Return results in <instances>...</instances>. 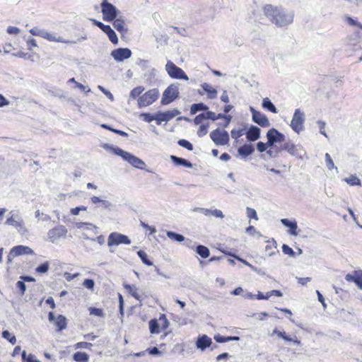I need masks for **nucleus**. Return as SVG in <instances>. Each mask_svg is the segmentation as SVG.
<instances>
[{
  "label": "nucleus",
  "instance_id": "1",
  "mask_svg": "<svg viewBox=\"0 0 362 362\" xmlns=\"http://www.w3.org/2000/svg\"><path fill=\"white\" fill-rule=\"evenodd\" d=\"M263 11L266 17L276 27H286L293 22V12H287L282 7L267 4L264 6Z\"/></svg>",
  "mask_w": 362,
  "mask_h": 362
},
{
  "label": "nucleus",
  "instance_id": "2",
  "mask_svg": "<svg viewBox=\"0 0 362 362\" xmlns=\"http://www.w3.org/2000/svg\"><path fill=\"white\" fill-rule=\"evenodd\" d=\"M102 147L107 151H110L115 155L121 157L124 160L128 162L136 168L144 170L146 167V163L141 159L129 152L125 151L118 146L109 144H104Z\"/></svg>",
  "mask_w": 362,
  "mask_h": 362
},
{
  "label": "nucleus",
  "instance_id": "3",
  "mask_svg": "<svg viewBox=\"0 0 362 362\" xmlns=\"http://www.w3.org/2000/svg\"><path fill=\"white\" fill-rule=\"evenodd\" d=\"M180 97L178 83H172L168 86L163 93L160 103L163 105H168Z\"/></svg>",
  "mask_w": 362,
  "mask_h": 362
},
{
  "label": "nucleus",
  "instance_id": "4",
  "mask_svg": "<svg viewBox=\"0 0 362 362\" xmlns=\"http://www.w3.org/2000/svg\"><path fill=\"white\" fill-rule=\"evenodd\" d=\"M103 18L105 21L112 22L117 18L119 11L112 4L107 0H103L100 4Z\"/></svg>",
  "mask_w": 362,
  "mask_h": 362
},
{
  "label": "nucleus",
  "instance_id": "5",
  "mask_svg": "<svg viewBox=\"0 0 362 362\" xmlns=\"http://www.w3.org/2000/svg\"><path fill=\"white\" fill-rule=\"evenodd\" d=\"M165 71L171 78L185 81L189 80L186 73L170 60H168L165 64Z\"/></svg>",
  "mask_w": 362,
  "mask_h": 362
},
{
  "label": "nucleus",
  "instance_id": "6",
  "mask_svg": "<svg viewBox=\"0 0 362 362\" xmlns=\"http://www.w3.org/2000/svg\"><path fill=\"white\" fill-rule=\"evenodd\" d=\"M158 96L159 90L158 88L151 89L139 98L138 105L139 107L150 105L158 98Z\"/></svg>",
  "mask_w": 362,
  "mask_h": 362
},
{
  "label": "nucleus",
  "instance_id": "7",
  "mask_svg": "<svg viewBox=\"0 0 362 362\" xmlns=\"http://www.w3.org/2000/svg\"><path fill=\"white\" fill-rule=\"evenodd\" d=\"M210 138L216 146H224L230 141L229 134L224 129L217 128L210 133Z\"/></svg>",
  "mask_w": 362,
  "mask_h": 362
},
{
  "label": "nucleus",
  "instance_id": "8",
  "mask_svg": "<svg viewBox=\"0 0 362 362\" xmlns=\"http://www.w3.org/2000/svg\"><path fill=\"white\" fill-rule=\"evenodd\" d=\"M305 122L304 112L300 109H296L291 122V129L297 134H299L304 129L303 123Z\"/></svg>",
  "mask_w": 362,
  "mask_h": 362
},
{
  "label": "nucleus",
  "instance_id": "9",
  "mask_svg": "<svg viewBox=\"0 0 362 362\" xmlns=\"http://www.w3.org/2000/svg\"><path fill=\"white\" fill-rule=\"evenodd\" d=\"M132 241L127 235L117 232L110 233L107 238V245L110 247L121 244L130 245Z\"/></svg>",
  "mask_w": 362,
  "mask_h": 362
},
{
  "label": "nucleus",
  "instance_id": "10",
  "mask_svg": "<svg viewBox=\"0 0 362 362\" xmlns=\"http://www.w3.org/2000/svg\"><path fill=\"white\" fill-rule=\"evenodd\" d=\"M281 149L287 151L292 156L300 159H303V155L305 154V152L300 146L296 145L290 140L287 141H285L284 143L281 144Z\"/></svg>",
  "mask_w": 362,
  "mask_h": 362
},
{
  "label": "nucleus",
  "instance_id": "11",
  "mask_svg": "<svg viewBox=\"0 0 362 362\" xmlns=\"http://www.w3.org/2000/svg\"><path fill=\"white\" fill-rule=\"evenodd\" d=\"M68 230L63 225H58L56 227L49 230L47 232V238L49 241L54 243L62 238H66Z\"/></svg>",
  "mask_w": 362,
  "mask_h": 362
},
{
  "label": "nucleus",
  "instance_id": "12",
  "mask_svg": "<svg viewBox=\"0 0 362 362\" xmlns=\"http://www.w3.org/2000/svg\"><path fill=\"white\" fill-rule=\"evenodd\" d=\"M268 144L274 146V144L284 143L286 136L275 128L270 129L267 133Z\"/></svg>",
  "mask_w": 362,
  "mask_h": 362
},
{
  "label": "nucleus",
  "instance_id": "13",
  "mask_svg": "<svg viewBox=\"0 0 362 362\" xmlns=\"http://www.w3.org/2000/svg\"><path fill=\"white\" fill-rule=\"evenodd\" d=\"M250 110L252 113V120L262 127H269L271 123L267 117L261 112L255 110L252 106H250Z\"/></svg>",
  "mask_w": 362,
  "mask_h": 362
},
{
  "label": "nucleus",
  "instance_id": "14",
  "mask_svg": "<svg viewBox=\"0 0 362 362\" xmlns=\"http://www.w3.org/2000/svg\"><path fill=\"white\" fill-rule=\"evenodd\" d=\"M132 54V52L131 49L127 47H119L111 52V56L117 62H120L130 58Z\"/></svg>",
  "mask_w": 362,
  "mask_h": 362
},
{
  "label": "nucleus",
  "instance_id": "15",
  "mask_svg": "<svg viewBox=\"0 0 362 362\" xmlns=\"http://www.w3.org/2000/svg\"><path fill=\"white\" fill-rule=\"evenodd\" d=\"M212 344V339L206 334L199 335L195 342L197 349L201 350L202 351H204L207 348H209Z\"/></svg>",
  "mask_w": 362,
  "mask_h": 362
},
{
  "label": "nucleus",
  "instance_id": "16",
  "mask_svg": "<svg viewBox=\"0 0 362 362\" xmlns=\"http://www.w3.org/2000/svg\"><path fill=\"white\" fill-rule=\"evenodd\" d=\"M245 136L248 141H255L260 138L261 129L258 127L252 124L247 129Z\"/></svg>",
  "mask_w": 362,
  "mask_h": 362
},
{
  "label": "nucleus",
  "instance_id": "17",
  "mask_svg": "<svg viewBox=\"0 0 362 362\" xmlns=\"http://www.w3.org/2000/svg\"><path fill=\"white\" fill-rule=\"evenodd\" d=\"M274 334L276 335L279 339H284L285 341L293 342V344H296L297 345L300 344V341L298 339V338L296 335L291 337V336L288 335L286 333V332L280 331L277 328H275L272 332V335H274Z\"/></svg>",
  "mask_w": 362,
  "mask_h": 362
},
{
  "label": "nucleus",
  "instance_id": "18",
  "mask_svg": "<svg viewBox=\"0 0 362 362\" xmlns=\"http://www.w3.org/2000/svg\"><path fill=\"white\" fill-rule=\"evenodd\" d=\"M6 224L15 227L21 235H25L28 233V230L26 229L23 220L16 221L13 216H11L6 219Z\"/></svg>",
  "mask_w": 362,
  "mask_h": 362
},
{
  "label": "nucleus",
  "instance_id": "19",
  "mask_svg": "<svg viewBox=\"0 0 362 362\" xmlns=\"http://www.w3.org/2000/svg\"><path fill=\"white\" fill-rule=\"evenodd\" d=\"M361 270L354 271L353 274H347L345 279L347 281L354 282L359 289H362V274Z\"/></svg>",
  "mask_w": 362,
  "mask_h": 362
},
{
  "label": "nucleus",
  "instance_id": "20",
  "mask_svg": "<svg viewBox=\"0 0 362 362\" xmlns=\"http://www.w3.org/2000/svg\"><path fill=\"white\" fill-rule=\"evenodd\" d=\"M255 147L252 144H245L238 148V155L243 159L251 156L255 152Z\"/></svg>",
  "mask_w": 362,
  "mask_h": 362
},
{
  "label": "nucleus",
  "instance_id": "21",
  "mask_svg": "<svg viewBox=\"0 0 362 362\" xmlns=\"http://www.w3.org/2000/svg\"><path fill=\"white\" fill-rule=\"evenodd\" d=\"M281 222L284 226L288 228V232L291 235L296 236L298 235V224L295 220L291 221L288 218H282L281 219Z\"/></svg>",
  "mask_w": 362,
  "mask_h": 362
},
{
  "label": "nucleus",
  "instance_id": "22",
  "mask_svg": "<svg viewBox=\"0 0 362 362\" xmlns=\"http://www.w3.org/2000/svg\"><path fill=\"white\" fill-rule=\"evenodd\" d=\"M42 38L47 40L50 42H63V43H75V42H71L69 40H64L62 37L58 36L57 37L55 33H49L46 30H45L44 33L42 35Z\"/></svg>",
  "mask_w": 362,
  "mask_h": 362
},
{
  "label": "nucleus",
  "instance_id": "23",
  "mask_svg": "<svg viewBox=\"0 0 362 362\" xmlns=\"http://www.w3.org/2000/svg\"><path fill=\"white\" fill-rule=\"evenodd\" d=\"M170 158L173 163L176 166H184L187 168H191L193 166L192 163L190 161L184 158L171 155Z\"/></svg>",
  "mask_w": 362,
  "mask_h": 362
},
{
  "label": "nucleus",
  "instance_id": "24",
  "mask_svg": "<svg viewBox=\"0 0 362 362\" xmlns=\"http://www.w3.org/2000/svg\"><path fill=\"white\" fill-rule=\"evenodd\" d=\"M12 253L18 257L23 255H33L34 251L28 246L20 245L12 248Z\"/></svg>",
  "mask_w": 362,
  "mask_h": 362
},
{
  "label": "nucleus",
  "instance_id": "25",
  "mask_svg": "<svg viewBox=\"0 0 362 362\" xmlns=\"http://www.w3.org/2000/svg\"><path fill=\"white\" fill-rule=\"evenodd\" d=\"M112 25L122 35L128 31V28L125 27L124 21L121 18H115L112 21Z\"/></svg>",
  "mask_w": 362,
  "mask_h": 362
},
{
  "label": "nucleus",
  "instance_id": "26",
  "mask_svg": "<svg viewBox=\"0 0 362 362\" xmlns=\"http://www.w3.org/2000/svg\"><path fill=\"white\" fill-rule=\"evenodd\" d=\"M214 340L217 343H226L228 341H238L240 338L238 336H223L219 334L214 335Z\"/></svg>",
  "mask_w": 362,
  "mask_h": 362
},
{
  "label": "nucleus",
  "instance_id": "27",
  "mask_svg": "<svg viewBox=\"0 0 362 362\" xmlns=\"http://www.w3.org/2000/svg\"><path fill=\"white\" fill-rule=\"evenodd\" d=\"M202 89L207 93L209 99H215L217 97V90L211 87L209 83H204L201 85Z\"/></svg>",
  "mask_w": 362,
  "mask_h": 362
},
{
  "label": "nucleus",
  "instance_id": "28",
  "mask_svg": "<svg viewBox=\"0 0 362 362\" xmlns=\"http://www.w3.org/2000/svg\"><path fill=\"white\" fill-rule=\"evenodd\" d=\"M262 106L264 110L269 111L272 113L278 112V110H277L276 107L271 101V100L268 98H265L262 100Z\"/></svg>",
  "mask_w": 362,
  "mask_h": 362
},
{
  "label": "nucleus",
  "instance_id": "29",
  "mask_svg": "<svg viewBox=\"0 0 362 362\" xmlns=\"http://www.w3.org/2000/svg\"><path fill=\"white\" fill-rule=\"evenodd\" d=\"M194 251L203 259H206L210 255L209 249L203 245H197L194 248Z\"/></svg>",
  "mask_w": 362,
  "mask_h": 362
},
{
  "label": "nucleus",
  "instance_id": "30",
  "mask_svg": "<svg viewBox=\"0 0 362 362\" xmlns=\"http://www.w3.org/2000/svg\"><path fill=\"white\" fill-rule=\"evenodd\" d=\"M54 324L57 326V331H62L66 329L67 325V320L64 315H59Z\"/></svg>",
  "mask_w": 362,
  "mask_h": 362
},
{
  "label": "nucleus",
  "instance_id": "31",
  "mask_svg": "<svg viewBox=\"0 0 362 362\" xmlns=\"http://www.w3.org/2000/svg\"><path fill=\"white\" fill-rule=\"evenodd\" d=\"M209 107L203 103H194L190 107V114L195 115L199 111H206Z\"/></svg>",
  "mask_w": 362,
  "mask_h": 362
},
{
  "label": "nucleus",
  "instance_id": "32",
  "mask_svg": "<svg viewBox=\"0 0 362 362\" xmlns=\"http://www.w3.org/2000/svg\"><path fill=\"white\" fill-rule=\"evenodd\" d=\"M124 287L132 297L138 300H141V296L138 293L137 288L135 286L124 284Z\"/></svg>",
  "mask_w": 362,
  "mask_h": 362
},
{
  "label": "nucleus",
  "instance_id": "33",
  "mask_svg": "<svg viewBox=\"0 0 362 362\" xmlns=\"http://www.w3.org/2000/svg\"><path fill=\"white\" fill-rule=\"evenodd\" d=\"M196 211H204V214L206 216L211 214L217 218H223V216H224L223 212L219 209L211 210V209H205L204 208H197Z\"/></svg>",
  "mask_w": 362,
  "mask_h": 362
},
{
  "label": "nucleus",
  "instance_id": "34",
  "mask_svg": "<svg viewBox=\"0 0 362 362\" xmlns=\"http://www.w3.org/2000/svg\"><path fill=\"white\" fill-rule=\"evenodd\" d=\"M166 235L170 239H171L174 241H176V242L180 243V242H183L185 240V238L183 235L176 233V232H174V231H170V230L167 231Z\"/></svg>",
  "mask_w": 362,
  "mask_h": 362
},
{
  "label": "nucleus",
  "instance_id": "35",
  "mask_svg": "<svg viewBox=\"0 0 362 362\" xmlns=\"http://www.w3.org/2000/svg\"><path fill=\"white\" fill-rule=\"evenodd\" d=\"M73 359L76 362H88L89 356L85 352L77 351L74 354Z\"/></svg>",
  "mask_w": 362,
  "mask_h": 362
},
{
  "label": "nucleus",
  "instance_id": "36",
  "mask_svg": "<svg viewBox=\"0 0 362 362\" xmlns=\"http://www.w3.org/2000/svg\"><path fill=\"white\" fill-rule=\"evenodd\" d=\"M149 331L151 334H158L160 332V325L156 319H152L148 322Z\"/></svg>",
  "mask_w": 362,
  "mask_h": 362
},
{
  "label": "nucleus",
  "instance_id": "37",
  "mask_svg": "<svg viewBox=\"0 0 362 362\" xmlns=\"http://www.w3.org/2000/svg\"><path fill=\"white\" fill-rule=\"evenodd\" d=\"M276 241L272 239V244L270 245H267L266 247H265V252H267V255L269 256H272L275 254H278V255H280L279 254V251L276 250Z\"/></svg>",
  "mask_w": 362,
  "mask_h": 362
},
{
  "label": "nucleus",
  "instance_id": "38",
  "mask_svg": "<svg viewBox=\"0 0 362 362\" xmlns=\"http://www.w3.org/2000/svg\"><path fill=\"white\" fill-rule=\"evenodd\" d=\"M137 255L141 260L142 263L147 266H152L153 262L148 259L147 254L144 250H139Z\"/></svg>",
  "mask_w": 362,
  "mask_h": 362
},
{
  "label": "nucleus",
  "instance_id": "39",
  "mask_svg": "<svg viewBox=\"0 0 362 362\" xmlns=\"http://www.w3.org/2000/svg\"><path fill=\"white\" fill-rule=\"evenodd\" d=\"M344 181L351 186H360L361 185V180L355 175H351L349 177L345 178Z\"/></svg>",
  "mask_w": 362,
  "mask_h": 362
},
{
  "label": "nucleus",
  "instance_id": "40",
  "mask_svg": "<svg viewBox=\"0 0 362 362\" xmlns=\"http://www.w3.org/2000/svg\"><path fill=\"white\" fill-rule=\"evenodd\" d=\"M49 269V262H45L35 268V272L38 274H45Z\"/></svg>",
  "mask_w": 362,
  "mask_h": 362
},
{
  "label": "nucleus",
  "instance_id": "41",
  "mask_svg": "<svg viewBox=\"0 0 362 362\" xmlns=\"http://www.w3.org/2000/svg\"><path fill=\"white\" fill-rule=\"evenodd\" d=\"M2 337L7 339L11 344H15L16 338L13 334H11L8 330H4L1 333Z\"/></svg>",
  "mask_w": 362,
  "mask_h": 362
},
{
  "label": "nucleus",
  "instance_id": "42",
  "mask_svg": "<svg viewBox=\"0 0 362 362\" xmlns=\"http://www.w3.org/2000/svg\"><path fill=\"white\" fill-rule=\"evenodd\" d=\"M144 90V88L143 86H136V88H133L129 94L130 98L134 100L138 96H139L142 92Z\"/></svg>",
  "mask_w": 362,
  "mask_h": 362
},
{
  "label": "nucleus",
  "instance_id": "43",
  "mask_svg": "<svg viewBox=\"0 0 362 362\" xmlns=\"http://www.w3.org/2000/svg\"><path fill=\"white\" fill-rule=\"evenodd\" d=\"M177 144L181 147H183V148L187 149L188 151H192L194 149L192 144L191 142H189L188 140L185 139H181L178 140Z\"/></svg>",
  "mask_w": 362,
  "mask_h": 362
},
{
  "label": "nucleus",
  "instance_id": "44",
  "mask_svg": "<svg viewBox=\"0 0 362 362\" xmlns=\"http://www.w3.org/2000/svg\"><path fill=\"white\" fill-rule=\"evenodd\" d=\"M21 357L23 362H40L39 360L36 359L33 354L27 356L25 351H22Z\"/></svg>",
  "mask_w": 362,
  "mask_h": 362
},
{
  "label": "nucleus",
  "instance_id": "45",
  "mask_svg": "<svg viewBox=\"0 0 362 362\" xmlns=\"http://www.w3.org/2000/svg\"><path fill=\"white\" fill-rule=\"evenodd\" d=\"M282 252L285 254L288 255L291 257H296V252H294V250L288 245L283 244L282 245Z\"/></svg>",
  "mask_w": 362,
  "mask_h": 362
},
{
  "label": "nucleus",
  "instance_id": "46",
  "mask_svg": "<svg viewBox=\"0 0 362 362\" xmlns=\"http://www.w3.org/2000/svg\"><path fill=\"white\" fill-rule=\"evenodd\" d=\"M143 120L146 122L150 123L153 120H156L155 114H151L149 112H142L139 116Z\"/></svg>",
  "mask_w": 362,
  "mask_h": 362
},
{
  "label": "nucleus",
  "instance_id": "47",
  "mask_svg": "<svg viewBox=\"0 0 362 362\" xmlns=\"http://www.w3.org/2000/svg\"><path fill=\"white\" fill-rule=\"evenodd\" d=\"M246 127H245L244 128L239 129H232L230 132L231 137L235 140L238 139V138L243 135L244 132L246 130Z\"/></svg>",
  "mask_w": 362,
  "mask_h": 362
},
{
  "label": "nucleus",
  "instance_id": "48",
  "mask_svg": "<svg viewBox=\"0 0 362 362\" xmlns=\"http://www.w3.org/2000/svg\"><path fill=\"white\" fill-rule=\"evenodd\" d=\"M256 147H257V150L259 152L262 153L264 151L267 152L269 147H272V146L270 144H268V141L266 143H264L262 141H259L257 143Z\"/></svg>",
  "mask_w": 362,
  "mask_h": 362
},
{
  "label": "nucleus",
  "instance_id": "49",
  "mask_svg": "<svg viewBox=\"0 0 362 362\" xmlns=\"http://www.w3.org/2000/svg\"><path fill=\"white\" fill-rule=\"evenodd\" d=\"M106 35H107L110 41L114 44V45H117L118 44V37H117V35L116 34V33L114 31V30L111 29L108 33H106Z\"/></svg>",
  "mask_w": 362,
  "mask_h": 362
},
{
  "label": "nucleus",
  "instance_id": "50",
  "mask_svg": "<svg viewBox=\"0 0 362 362\" xmlns=\"http://www.w3.org/2000/svg\"><path fill=\"white\" fill-rule=\"evenodd\" d=\"M106 35H107L110 41L114 44V45H117L118 44V37H117V35L116 34V33L114 31V30L111 29L108 33H106Z\"/></svg>",
  "mask_w": 362,
  "mask_h": 362
},
{
  "label": "nucleus",
  "instance_id": "51",
  "mask_svg": "<svg viewBox=\"0 0 362 362\" xmlns=\"http://www.w3.org/2000/svg\"><path fill=\"white\" fill-rule=\"evenodd\" d=\"M88 310L91 315H95L98 317H103L105 315L103 310L101 308L90 307Z\"/></svg>",
  "mask_w": 362,
  "mask_h": 362
},
{
  "label": "nucleus",
  "instance_id": "52",
  "mask_svg": "<svg viewBox=\"0 0 362 362\" xmlns=\"http://www.w3.org/2000/svg\"><path fill=\"white\" fill-rule=\"evenodd\" d=\"M325 162H326V166L329 170H332L334 168H336L337 170V168L334 166V163L333 162V160L332 159L330 155L328 153H325Z\"/></svg>",
  "mask_w": 362,
  "mask_h": 362
},
{
  "label": "nucleus",
  "instance_id": "53",
  "mask_svg": "<svg viewBox=\"0 0 362 362\" xmlns=\"http://www.w3.org/2000/svg\"><path fill=\"white\" fill-rule=\"evenodd\" d=\"M234 258L236 259L237 260L240 261V262L243 263L244 264L248 266L252 270H253L255 272H257L259 274H260V269H258L256 267L252 265L251 264H250L245 259L240 257L239 256H234Z\"/></svg>",
  "mask_w": 362,
  "mask_h": 362
},
{
  "label": "nucleus",
  "instance_id": "54",
  "mask_svg": "<svg viewBox=\"0 0 362 362\" xmlns=\"http://www.w3.org/2000/svg\"><path fill=\"white\" fill-rule=\"evenodd\" d=\"M16 288L18 289L21 296L24 295L26 291L25 282L23 280H19L16 282Z\"/></svg>",
  "mask_w": 362,
  "mask_h": 362
},
{
  "label": "nucleus",
  "instance_id": "55",
  "mask_svg": "<svg viewBox=\"0 0 362 362\" xmlns=\"http://www.w3.org/2000/svg\"><path fill=\"white\" fill-rule=\"evenodd\" d=\"M208 127H209V123L206 124H202L200 125L198 131H197V136L199 137H202L205 136L208 132Z\"/></svg>",
  "mask_w": 362,
  "mask_h": 362
},
{
  "label": "nucleus",
  "instance_id": "56",
  "mask_svg": "<svg viewBox=\"0 0 362 362\" xmlns=\"http://www.w3.org/2000/svg\"><path fill=\"white\" fill-rule=\"evenodd\" d=\"M45 29H40L38 27H34L30 30V33L34 36L42 37Z\"/></svg>",
  "mask_w": 362,
  "mask_h": 362
},
{
  "label": "nucleus",
  "instance_id": "57",
  "mask_svg": "<svg viewBox=\"0 0 362 362\" xmlns=\"http://www.w3.org/2000/svg\"><path fill=\"white\" fill-rule=\"evenodd\" d=\"M246 214H247V216L250 219H252V218H254L256 220L258 219L257 212L252 208L247 207L246 208Z\"/></svg>",
  "mask_w": 362,
  "mask_h": 362
},
{
  "label": "nucleus",
  "instance_id": "58",
  "mask_svg": "<svg viewBox=\"0 0 362 362\" xmlns=\"http://www.w3.org/2000/svg\"><path fill=\"white\" fill-rule=\"evenodd\" d=\"M245 232L252 236L255 235H258L259 237L262 236V234L257 231L253 226H249L245 228Z\"/></svg>",
  "mask_w": 362,
  "mask_h": 362
},
{
  "label": "nucleus",
  "instance_id": "59",
  "mask_svg": "<svg viewBox=\"0 0 362 362\" xmlns=\"http://www.w3.org/2000/svg\"><path fill=\"white\" fill-rule=\"evenodd\" d=\"M346 21L350 25L357 26L362 30V24L361 23H359L356 19H354L351 17L347 16Z\"/></svg>",
  "mask_w": 362,
  "mask_h": 362
},
{
  "label": "nucleus",
  "instance_id": "60",
  "mask_svg": "<svg viewBox=\"0 0 362 362\" xmlns=\"http://www.w3.org/2000/svg\"><path fill=\"white\" fill-rule=\"evenodd\" d=\"M83 285L86 288L93 290L95 286V281L93 279H86L83 282Z\"/></svg>",
  "mask_w": 362,
  "mask_h": 362
},
{
  "label": "nucleus",
  "instance_id": "61",
  "mask_svg": "<svg viewBox=\"0 0 362 362\" xmlns=\"http://www.w3.org/2000/svg\"><path fill=\"white\" fill-rule=\"evenodd\" d=\"M35 218H41L42 221H50L51 218L49 215L40 213L39 210H37L35 213Z\"/></svg>",
  "mask_w": 362,
  "mask_h": 362
},
{
  "label": "nucleus",
  "instance_id": "62",
  "mask_svg": "<svg viewBox=\"0 0 362 362\" xmlns=\"http://www.w3.org/2000/svg\"><path fill=\"white\" fill-rule=\"evenodd\" d=\"M93 346V344L89 342L81 341L76 344V349H90Z\"/></svg>",
  "mask_w": 362,
  "mask_h": 362
},
{
  "label": "nucleus",
  "instance_id": "63",
  "mask_svg": "<svg viewBox=\"0 0 362 362\" xmlns=\"http://www.w3.org/2000/svg\"><path fill=\"white\" fill-rule=\"evenodd\" d=\"M163 115V112L161 111L155 113L156 121L158 124H160L162 122H165V116Z\"/></svg>",
  "mask_w": 362,
  "mask_h": 362
},
{
  "label": "nucleus",
  "instance_id": "64",
  "mask_svg": "<svg viewBox=\"0 0 362 362\" xmlns=\"http://www.w3.org/2000/svg\"><path fill=\"white\" fill-rule=\"evenodd\" d=\"M146 351L152 356H159L161 354V351L156 346L148 348Z\"/></svg>",
  "mask_w": 362,
  "mask_h": 362
}]
</instances>
